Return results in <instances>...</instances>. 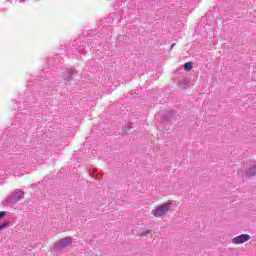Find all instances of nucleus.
I'll list each match as a JSON object with an SVG mask.
<instances>
[{
  "label": "nucleus",
  "mask_w": 256,
  "mask_h": 256,
  "mask_svg": "<svg viewBox=\"0 0 256 256\" xmlns=\"http://www.w3.org/2000/svg\"><path fill=\"white\" fill-rule=\"evenodd\" d=\"M171 203L160 204L154 210V217H163V215H167L169 213V209H171Z\"/></svg>",
  "instance_id": "nucleus-1"
},
{
  "label": "nucleus",
  "mask_w": 256,
  "mask_h": 256,
  "mask_svg": "<svg viewBox=\"0 0 256 256\" xmlns=\"http://www.w3.org/2000/svg\"><path fill=\"white\" fill-rule=\"evenodd\" d=\"M251 239L249 234H242L233 238L234 245H241L242 243H247Z\"/></svg>",
  "instance_id": "nucleus-2"
},
{
  "label": "nucleus",
  "mask_w": 256,
  "mask_h": 256,
  "mask_svg": "<svg viewBox=\"0 0 256 256\" xmlns=\"http://www.w3.org/2000/svg\"><path fill=\"white\" fill-rule=\"evenodd\" d=\"M58 247H67V245H71V239L63 238L57 243Z\"/></svg>",
  "instance_id": "nucleus-3"
},
{
  "label": "nucleus",
  "mask_w": 256,
  "mask_h": 256,
  "mask_svg": "<svg viewBox=\"0 0 256 256\" xmlns=\"http://www.w3.org/2000/svg\"><path fill=\"white\" fill-rule=\"evenodd\" d=\"M248 177H253L256 175V165L251 166L246 172Z\"/></svg>",
  "instance_id": "nucleus-4"
},
{
  "label": "nucleus",
  "mask_w": 256,
  "mask_h": 256,
  "mask_svg": "<svg viewBox=\"0 0 256 256\" xmlns=\"http://www.w3.org/2000/svg\"><path fill=\"white\" fill-rule=\"evenodd\" d=\"M23 199V192L18 191L13 195V200L14 201H21Z\"/></svg>",
  "instance_id": "nucleus-5"
},
{
  "label": "nucleus",
  "mask_w": 256,
  "mask_h": 256,
  "mask_svg": "<svg viewBox=\"0 0 256 256\" xmlns=\"http://www.w3.org/2000/svg\"><path fill=\"white\" fill-rule=\"evenodd\" d=\"M184 69L185 71H191V69H193V62H186L184 64Z\"/></svg>",
  "instance_id": "nucleus-6"
},
{
  "label": "nucleus",
  "mask_w": 256,
  "mask_h": 256,
  "mask_svg": "<svg viewBox=\"0 0 256 256\" xmlns=\"http://www.w3.org/2000/svg\"><path fill=\"white\" fill-rule=\"evenodd\" d=\"M7 225H9V222H4V223L0 224V231H3V229H5V227H7Z\"/></svg>",
  "instance_id": "nucleus-7"
},
{
  "label": "nucleus",
  "mask_w": 256,
  "mask_h": 256,
  "mask_svg": "<svg viewBox=\"0 0 256 256\" xmlns=\"http://www.w3.org/2000/svg\"><path fill=\"white\" fill-rule=\"evenodd\" d=\"M5 215H7V213L5 211H1L0 212V219H3L5 217Z\"/></svg>",
  "instance_id": "nucleus-8"
}]
</instances>
